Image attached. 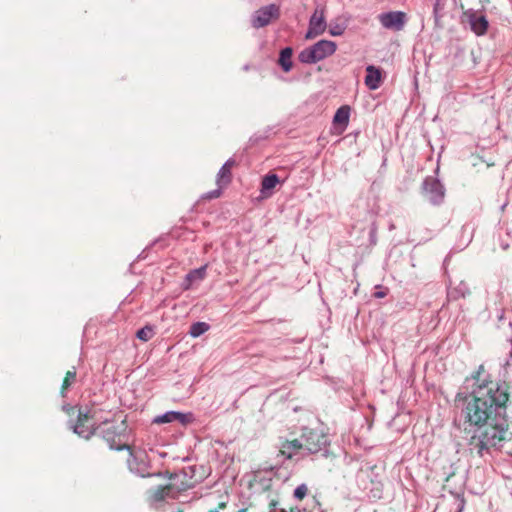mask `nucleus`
Masks as SVG:
<instances>
[{
	"label": "nucleus",
	"mask_w": 512,
	"mask_h": 512,
	"mask_svg": "<svg viewBox=\"0 0 512 512\" xmlns=\"http://www.w3.org/2000/svg\"><path fill=\"white\" fill-rule=\"evenodd\" d=\"M468 395L459 401L454 425L479 457L500 450L512 437L507 408L508 387L495 382L483 364L464 381Z\"/></svg>",
	"instance_id": "obj_1"
},
{
	"label": "nucleus",
	"mask_w": 512,
	"mask_h": 512,
	"mask_svg": "<svg viewBox=\"0 0 512 512\" xmlns=\"http://www.w3.org/2000/svg\"><path fill=\"white\" fill-rule=\"evenodd\" d=\"M301 439L305 454H318L327 458L330 454V435L318 429L302 428Z\"/></svg>",
	"instance_id": "obj_2"
},
{
	"label": "nucleus",
	"mask_w": 512,
	"mask_h": 512,
	"mask_svg": "<svg viewBox=\"0 0 512 512\" xmlns=\"http://www.w3.org/2000/svg\"><path fill=\"white\" fill-rule=\"evenodd\" d=\"M336 50V42L321 39L313 45L300 51L298 59L303 64H316L317 62L333 55Z\"/></svg>",
	"instance_id": "obj_3"
},
{
	"label": "nucleus",
	"mask_w": 512,
	"mask_h": 512,
	"mask_svg": "<svg viewBox=\"0 0 512 512\" xmlns=\"http://www.w3.org/2000/svg\"><path fill=\"white\" fill-rule=\"evenodd\" d=\"M435 176L428 175L424 178L421 186L422 194L433 206H440L444 203L446 188L439 180V167L434 170Z\"/></svg>",
	"instance_id": "obj_4"
},
{
	"label": "nucleus",
	"mask_w": 512,
	"mask_h": 512,
	"mask_svg": "<svg viewBox=\"0 0 512 512\" xmlns=\"http://www.w3.org/2000/svg\"><path fill=\"white\" fill-rule=\"evenodd\" d=\"M127 451L129 452L127 466L131 473L142 478L164 476V472H149L150 461L145 451L134 452L131 449Z\"/></svg>",
	"instance_id": "obj_5"
},
{
	"label": "nucleus",
	"mask_w": 512,
	"mask_h": 512,
	"mask_svg": "<svg viewBox=\"0 0 512 512\" xmlns=\"http://www.w3.org/2000/svg\"><path fill=\"white\" fill-rule=\"evenodd\" d=\"M463 23H467L476 36H484L489 28V20L482 12L475 9H468L463 13Z\"/></svg>",
	"instance_id": "obj_6"
},
{
	"label": "nucleus",
	"mask_w": 512,
	"mask_h": 512,
	"mask_svg": "<svg viewBox=\"0 0 512 512\" xmlns=\"http://www.w3.org/2000/svg\"><path fill=\"white\" fill-rule=\"evenodd\" d=\"M178 489L173 485L157 486L148 491V503L153 508H159L167 499H175Z\"/></svg>",
	"instance_id": "obj_7"
},
{
	"label": "nucleus",
	"mask_w": 512,
	"mask_h": 512,
	"mask_svg": "<svg viewBox=\"0 0 512 512\" xmlns=\"http://www.w3.org/2000/svg\"><path fill=\"white\" fill-rule=\"evenodd\" d=\"M381 25L393 31H400L404 28L407 21L406 14L403 11H388L378 15Z\"/></svg>",
	"instance_id": "obj_8"
},
{
	"label": "nucleus",
	"mask_w": 512,
	"mask_h": 512,
	"mask_svg": "<svg viewBox=\"0 0 512 512\" xmlns=\"http://www.w3.org/2000/svg\"><path fill=\"white\" fill-rule=\"evenodd\" d=\"M105 427H100V434L102 438L107 442L109 448L111 450L122 451V450H130V446L128 444H118L116 442V438L121 435V430L118 425H108L109 422L104 421Z\"/></svg>",
	"instance_id": "obj_9"
},
{
	"label": "nucleus",
	"mask_w": 512,
	"mask_h": 512,
	"mask_svg": "<svg viewBox=\"0 0 512 512\" xmlns=\"http://www.w3.org/2000/svg\"><path fill=\"white\" fill-rule=\"evenodd\" d=\"M279 16V8L275 4L263 6L255 11L252 16V25L255 28H262L267 26L272 18Z\"/></svg>",
	"instance_id": "obj_10"
},
{
	"label": "nucleus",
	"mask_w": 512,
	"mask_h": 512,
	"mask_svg": "<svg viewBox=\"0 0 512 512\" xmlns=\"http://www.w3.org/2000/svg\"><path fill=\"white\" fill-rule=\"evenodd\" d=\"M327 27L325 14L323 9H315L314 13L310 17L309 27L305 34L306 39H312L325 32Z\"/></svg>",
	"instance_id": "obj_11"
},
{
	"label": "nucleus",
	"mask_w": 512,
	"mask_h": 512,
	"mask_svg": "<svg viewBox=\"0 0 512 512\" xmlns=\"http://www.w3.org/2000/svg\"><path fill=\"white\" fill-rule=\"evenodd\" d=\"M194 419L192 413H183L180 411L169 410L163 414L157 415L153 418L152 423L155 424H166L172 422H179L183 425L192 422Z\"/></svg>",
	"instance_id": "obj_12"
},
{
	"label": "nucleus",
	"mask_w": 512,
	"mask_h": 512,
	"mask_svg": "<svg viewBox=\"0 0 512 512\" xmlns=\"http://www.w3.org/2000/svg\"><path fill=\"white\" fill-rule=\"evenodd\" d=\"M195 475V467L194 466H187L181 469L180 471L176 473H169L164 472L163 477H167L170 480L179 479L180 477H183V481H181V486L178 488V491L187 490L195 487V484L197 481L192 482V478Z\"/></svg>",
	"instance_id": "obj_13"
},
{
	"label": "nucleus",
	"mask_w": 512,
	"mask_h": 512,
	"mask_svg": "<svg viewBox=\"0 0 512 512\" xmlns=\"http://www.w3.org/2000/svg\"><path fill=\"white\" fill-rule=\"evenodd\" d=\"M470 295V288L465 281H460L456 286H452L451 280L447 287V298L449 301H457Z\"/></svg>",
	"instance_id": "obj_14"
},
{
	"label": "nucleus",
	"mask_w": 512,
	"mask_h": 512,
	"mask_svg": "<svg viewBox=\"0 0 512 512\" xmlns=\"http://www.w3.org/2000/svg\"><path fill=\"white\" fill-rule=\"evenodd\" d=\"M235 165V160L233 158H229L225 161V163L221 166L217 174V186L220 188H224L231 183L232 173L231 168Z\"/></svg>",
	"instance_id": "obj_15"
},
{
	"label": "nucleus",
	"mask_w": 512,
	"mask_h": 512,
	"mask_svg": "<svg viewBox=\"0 0 512 512\" xmlns=\"http://www.w3.org/2000/svg\"><path fill=\"white\" fill-rule=\"evenodd\" d=\"M365 85L369 90H376L381 85V70L374 65H368L366 67Z\"/></svg>",
	"instance_id": "obj_16"
},
{
	"label": "nucleus",
	"mask_w": 512,
	"mask_h": 512,
	"mask_svg": "<svg viewBox=\"0 0 512 512\" xmlns=\"http://www.w3.org/2000/svg\"><path fill=\"white\" fill-rule=\"evenodd\" d=\"M433 1V20H434V28L442 29L443 23L442 19L446 14V6L448 0H432Z\"/></svg>",
	"instance_id": "obj_17"
},
{
	"label": "nucleus",
	"mask_w": 512,
	"mask_h": 512,
	"mask_svg": "<svg viewBox=\"0 0 512 512\" xmlns=\"http://www.w3.org/2000/svg\"><path fill=\"white\" fill-rule=\"evenodd\" d=\"M280 183L279 176L275 173H268L262 178L260 192L264 197L271 196L273 189Z\"/></svg>",
	"instance_id": "obj_18"
},
{
	"label": "nucleus",
	"mask_w": 512,
	"mask_h": 512,
	"mask_svg": "<svg viewBox=\"0 0 512 512\" xmlns=\"http://www.w3.org/2000/svg\"><path fill=\"white\" fill-rule=\"evenodd\" d=\"M205 275L206 265L190 270L186 274L184 281L182 283L183 290H189L193 282L203 280L205 278Z\"/></svg>",
	"instance_id": "obj_19"
},
{
	"label": "nucleus",
	"mask_w": 512,
	"mask_h": 512,
	"mask_svg": "<svg viewBox=\"0 0 512 512\" xmlns=\"http://www.w3.org/2000/svg\"><path fill=\"white\" fill-rule=\"evenodd\" d=\"M293 49L290 46L284 47L279 52L278 64L284 72H290L293 67Z\"/></svg>",
	"instance_id": "obj_20"
},
{
	"label": "nucleus",
	"mask_w": 512,
	"mask_h": 512,
	"mask_svg": "<svg viewBox=\"0 0 512 512\" xmlns=\"http://www.w3.org/2000/svg\"><path fill=\"white\" fill-rule=\"evenodd\" d=\"M300 450L304 451V445L302 439H294L292 441H287L282 446V454L286 456L287 459H291L294 455H296Z\"/></svg>",
	"instance_id": "obj_21"
},
{
	"label": "nucleus",
	"mask_w": 512,
	"mask_h": 512,
	"mask_svg": "<svg viewBox=\"0 0 512 512\" xmlns=\"http://www.w3.org/2000/svg\"><path fill=\"white\" fill-rule=\"evenodd\" d=\"M350 111L351 108L348 105H342L339 107L333 116V123L336 125H342L346 128L349 123Z\"/></svg>",
	"instance_id": "obj_22"
},
{
	"label": "nucleus",
	"mask_w": 512,
	"mask_h": 512,
	"mask_svg": "<svg viewBox=\"0 0 512 512\" xmlns=\"http://www.w3.org/2000/svg\"><path fill=\"white\" fill-rule=\"evenodd\" d=\"M73 430V432L77 435H79L82 438L89 439L93 435H95L98 430L100 429V425H92L91 428H86L81 424H74L70 426Z\"/></svg>",
	"instance_id": "obj_23"
},
{
	"label": "nucleus",
	"mask_w": 512,
	"mask_h": 512,
	"mask_svg": "<svg viewBox=\"0 0 512 512\" xmlns=\"http://www.w3.org/2000/svg\"><path fill=\"white\" fill-rule=\"evenodd\" d=\"M75 381H76V368L73 367L72 370H69L66 373V376L63 380L61 390H60L61 397H63V398L67 397V390L72 387V385L75 383Z\"/></svg>",
	"instance_id": "obj_24"
},
{
	"label": "nucleus",
	"mask_w": 512,
	"mask_h": 512,
	"mask_svg": "<svg viewBox=\"0 0 512 512\" xmlns=\"http://www.w3.org/2000/svg\"><path fill=\"white\" fill-rule=\"evenodd\" d=\"M209 329L210 325L208 323L197 321L191 324L188 334L193 338H197L203 335Z\"/></svg>",
	"instance_id": "obj_25"
},
{
	"label": "nucleus",
	"mask_w": 512,
	"mask_h": 512,
	"mask_svg": "<svg viewBox=\"0 0 512 512\" xmlns=\"http://www.w3.org/2000/svg\"><path fill=\"white\" fill-rule=\"evenodd\" d=\"M153 336L154 329L150 325H146L136 332V338L143 342L149 341Z\"/></svg>",
	"instance_id": "obj_26"
},
{
	"label": "nucleus",
	"mask_w": 512,
	"mask_h": 512,
	"mask_svg": "<svg viewBox=\"0 0 512 512\" xmlns=\"http://www.w3.org/2000/svg\"><path fill=\"white\" fill-rule=\"evenodd\" d=\"M309 508H303V512H326V510L322 507V504L320 503L319 499L314 496L309 502H308Z\"/></svg>",
	"instance_id": "obj_27"
},
{
	"label": "nucleus",
	"mask_w": 512,
	"mask_h": 512,
	"mask_svg": "<svg viewBox=\"0 0 512 512\" xmlns=\"http://www.w3.org/2000/svg\"><path fill=\"white\" fill-rule=\"evenodd\" d=\"M453 496H454V501H453L454 512H463L465 505H466V501H465L463 494L455 493V494H453Z\"/></svg>",
	"instance_id": "obj_28"
},
{
	"label": "nucleus",
	"mask_w": 512,
	"mask_h": 512,
	"mask_svg": "<svg viewBox=\"0 0 512 512\" xmlns=\"http://www.w3.org/2000/svg\"><path fill=\"white\" fill-rule=\"evenodd\" d=\"M346 29V25L338 22H331L329 25V34L331 36H341Z\"/></svg>",
	"instance_id": "obj_29"
},
{
	"label": "nucleus",
	"mask_w": 512,
	"mask_h": 512,
	"mask_svg": "<svg viewBox=\"0 0 512 512\" xmlns=\"http://www.w3.org/2000/svg\"><path fill=\"white\" fill-rule=\"evenodd\" d=\"M307 491H308V488H307V485L302 483L300 485H298L295 489H294V492H293V497L296 499V500H302L303 498H305V496L307 495Z\"/></svg>",
	"instance_id": "obj_30"
},
{
	"label": "nucleus",
	"mask_w": 512,
	"mask_h": 512,
	"mask_svg": "<svg viewBox=\"0 0 512 512\" xmlns=\"http://www.w3.org/2000/svg\"><path fill=\"white\" fill-rule=\"evenodd\" d=\"M377 229L376 222H372L369 230V242L371 245H376L377 243Z\"/></svg>",
	"instance_id": "obj_31"
},
{
	"label": "nucleus",
	"mask_w": 512,
	"mask_h": 512,
	"mask_svg": "<svg viewBox=\"0 0 512 512\" xmlns=\"http://www.w3.org/2000/svg\"><path fill=\"white\" fill-rule=\"evenodd\" d=\"M388 292L389 289L387 287H384L382 285H376L373 296L377 299L384 298L387 296Z\"/></svg>",
	"instance_id": "obj_32"
},
{
	"label": "nucleus",
	"mask_w": 512,
	"mask_h": 512,
	"mask_svg": "<svg viewBox=\"0 0 512 512\" xmlns=\"http://www.w3.org/2000/svg\"><path fill=\"white\" fill-rule=\"evenodd\" d=\"M92 417H93V415L91 414V411L89 409H86V410L79 409L78 415H77L78 422H83V421L89 420Z\"/></svg>",
	"instance_id": "obj_33"
},
{
	"label": "nucleus",
	"mask_w": 512,
	"mask_h": 512,
	"mask_svg": "<svg viewBox=\"0 0 512 512\" xmlns=\"http://www.w3.org/2000/svg\"><path fill=\"white\" fill-rule=\"evenodd\" d=\"M222 189L223 188H220L219 186L212 190V191H209L205 194V198L207 199H214V198H218L221 194H222Z\"/></svg>",
	"instance_id": "obj_34"
},
{
	"label": "nucleus",
	"mask_w": 512,
	"mask_h": 512,
	"mask_svg": "<svg viewBox=\"0 0 512 512\" xmlns=\"http://www.w3.org/2000/svg\"><path fill=\"white\" fill-rule=\"evenodd\" d=\"M509 343H510L511 348L509 351L508 358L506 359V361L503 364V368L505 370H507L512 365V336L509 338Z\"/></svg>",
	"instance_id": "obj_35"
},
{
	"label": "nucleus",
	"mask_w": 512,
	"mask_h": 512,
	"mask_svg": "<svg viewBox=\"0 0 512 512\" xmlns=\"http://www.w3.org/2000/svg\"><path fill=\"white\" fill-rule=\"evenodd\" d=\"M62 408H63V410H64V411H67V412H68V411L70 410V408H71V407H70L68 404H65V405H63V407H62Z\"/></svg>",
	"instance_id": "obj_36"
},
{
	"label": "nucleus",
	"mask_w": 512,
	"mask_h": 512,
	"mask_svg": "<svg viewBox=\"0 0 512 512\" xmlns=\"http://www.w3.org/2000/svg\"><path fill=\"white\" fill-rule=\"evenodd\" d=\"M243 69H244L245 71H248V70L250 69V65H249V64H245V65L243 66Z\"/></svg>",
	"instance_id": "obj_37"
},
{
	"label": "nucleus",
	"mask_w": 512,
	"mask_h": 512,
	"mask_svg": "<svg viewBox=\"0 0 512 512\" xmlns=\"http://www.w3.org/2000/svg\"><path fill=\"white\" fill-rule=\"evenodd\" d=\"M275 469H278V468H277V467H273V466H271V467L269 468V471H273V470H275Z\"/></svg>",
	"instance_id": "obj_38"
},
{
	"label": "nucleus",
	"mask_w": 512,
	"mask_h": 512,
	"mask_svg": "<svg viewBox=\"0 0 512 512\" xmlns=\"http://www.w3.org/2000/svg\"><path fill=\"white\" fill-rule=\"evenodd\" d=\"M210 512H217V510H211Z\"/></svg>",
	"instance_id": "obj_39"
}]
</instances>
